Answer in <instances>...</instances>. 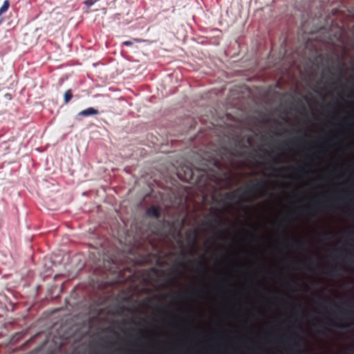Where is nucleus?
<instances>
[{"label": "nucleus", "mask_w": 354, "mask_h": 354, "mask_svg": "<svg viewBox=\"0 0 354 354\" xmlns=\"http://www.w3.org/2000/svg\"><path fill=\"white\" fill-rule=\"evenodd\" d=\"M64 101H65V102H66V103H67L68 102H69V100H70L71 99V97H72V94H71V93L70 92V91H68H68H66L65 92V93H64Z\"/></svg>", "instance_id": "nucleus-11"}, {"label": "nucleus", "mask_w": 354, "mask_h": 354, "mask_svg": "<svg viewBox=\"0 0 354 354\" xmlns=\"http://www.w3.org/2000/svg\"><path fill=\"white\" fill-rule=\"evenodd\" d=\"M218 234L221 236H223V232H218Z\"/></svg>", "instance_id": "nucleus-20"}, {"label": "nucleus", "mask_w": 354, "mask_h": 354, "mask_svg": "<svg viewBox=\"0 0 354 354\" xmlns=\"http://www.w3.org/2000/svg\"><path fill=\"white\" fill-rule=\"evenodd\" d=\"M9 7V0H5L2 6L0 8V17L8 10Z\"/></svg>", "instance_id": "nucleus-8"}, {"label": "nucleus", "mask_w": 354, "mask_h": 354, "mask_svg": "<svg viewBox=\"0 0 354 354\" xmlns=\"http://www.w3.org/2000/svg\"><path fill=\"white\" fill-rule=\"evenodd\" d=\"M294 285L297 286V283L296 282H294Z\"/></svg>", "instance_id": "nucleus-30"}, {"label": "nucleus", "mask_w": 354, "mask_h": 354, "mask_svg": "<svg viewBox=\"0 0 354 354\" xmlns=\"http://www.w3.org/2000/svg\"><path fill=\"white\" fill-rule=\"evenodd\" d=\"M250 236H251L252 238L256 239V236H255V234H250Z\"/></svg>", "instance_id": "nucleus-21"}, {"label": "nucleus", "mask_w": 354, "mask_h": 354, "mask_svg": "<svg viewBox=\"0 0 354 354\" xmlns=\"http://www.w3.org/2000/svg\"><path fill=\"white\" fill-rule=\"evenodd\" d=\"M196 236H197V232H196V231H194V242L196 241Z\"/></svg>", "instance_id": "nucleus-18"}, {"label": "nucleus", "mask_w": 354, "mask_h": 354, "mask_svg": "<svg viewBox=\"0 0 354 354\" xmlns=\"http://www.w3.org/2000/svg\"><path fill=\"white\" fill-rule=\"evenodd\" d=\"M134 40H135L136 42H139V41H140V39H135Z\"/></svg>", "instance_id": "nucleus-26"}, {"label": "nucleus", "mask_w": 354, "mask_h": 354, "mask_svg": "<svg viewBox=\"0 0 354 354\" xmlns=\"http://www.w3.org/2000/svg\"><path fill=\"white\" fill-rule=\"evenodd\" d=\"M86 4L88 6H91L93 4V2L92 0H87L86 1Z\"/></svg>", "instance_id": "nucleus-16"}, {"label": "nucleus", "mask_w": 354, "mask_h": 354, "mask_svg": "<svg viewBox=\"0 0 354 354\" xmlns=\"http://www.w3.org/2000/svg\"><path fill=\"white\" fill-rule=\"evenodd\" d=\"M301 140H303L299 138H295L292 140H289L288 142H283L280 143V145L277 147V149H281V147H280L281 145H288V144L297 145Z\"/></svg>", "instance_id": "nucleus-7"}, {"label": "nucleus", "mask_w": 354, "mask_h": 354, "mask_svg": "<svg viewBox=\"0 0 354 354\" xmlns=\"http://www.w3.org/2000/svg\"><path fill=\"white\" fill-rule=\"evenodd\" d=\"M325 300H326V301H329V299H325ZM330 301L331 302V304H332L333 305H334V306H336V304H335L334 302L331 301L330 300Z\"/></svg>", "instance_id": "nucleus-22"}, {"label": "nucleus", "mask_w": 354, "mask_h": 354, "mask_svg": "<svg viewBox=\"0 0 354 354\" xmlns=\"http://www.w3.org/2000/svg\"><path fill=\"white\" fill-rule=\"evenodd\" d=\"M193 173L192 171H189V178H192Z\"/></svg>", "instance_id": "nucleus-19"}, {"label": "nucleus", "mask_w": 354, "mask_h": 354, "mask_svg": "<svg viewBox=\"0 0 354 354\" xmlns=\"http://www.w3.org/2000/svg\"><path fill=\"white\" fill-rule=\"evenodd\" d=\"M183 227V222L180 223L178 222V335H180V315H181V309L180 306V279L182 276V272L180 268H182V263L180 261V256L182 254V241H181V228ZM180 344V339H178V345Z\"/></svg>", "instance_id": "nucleus-3"}, {"label": "nucleus", "mask_w": 354, "mask_h": 354, "mask_svg": "<svg viewBox=\"0 0 354 354\" xmlns=\"http://www.w3.org/2000/svg\"><path fill=\"white\" fill-rule=\"evenodd\" d=\"M178 178H181L179 174H178Z\"/></svg>", "instance_id": "nucleus-29"}, {"label": "nucleus", "mask_w": 354, "mask_h": 354, "mask_svg": "<svg viewBox=\"0 0 354 354\" xmlns=\"http://www.w3.org/2000/svg\"><path fill=\"white\" fill-rule=\"evenodd\" d=\"M204 261V257H202L201 259L192 261L190 265L193 268H196L197 270H201L203 272L207 269V265Z\"/></svg>", "instance_id": "nucleus-4"}, {"label": "nucleus", "mask_w": 354, "mask_h": 354, "mask_svg": "<svg viewBox=\"0 0 354 354\" xmlns=\"http://www.w3.org/2000/svg\"><path fill=\"white\" fill-rule=\"evenodd\" d=\"M346 326H344V325H342V326H339V327H342V328H344L346 327Z\"/></svg>", "instance_id": "nucleus-28"}, {"label": "nucleus", "mask_w": 354, "mask_h": 354, "mask_svg": "<svg viewBox=\"0 0 354 354\" xmlns=\"http://www.w3.org/2000/svg\"><path fill=\"white\" fill-rule=\"evenodd\" d=\"M267 182L264 179L254 180L250 185H246L244 189L241 188L227 194L226 196L230 200L238 198L240 201H245V198L253 193L259 192L266 187Z\"/></svg>", "instance_id": "nucleus-2"}, {"label": "nucleus", "mask_w": 354, "mask_h": 354, "mask_svg": "<svg viewBox=\"0 0 354 354\" xmlns=\"http://www.w3.org/2000/svg\"><path fill=\"white\" fill-rule=\"evenodd\" d=\"M330 325H332V326H336L333 322H330Z\"/></svg>", "instance_id": "nucleus-24"}, {"label": "nucleus", "mask_w": 354, "mask_h": 354, "mask_svg": "<svg viewBox=\"0 0 354 354\" xmlns=\"http://www.w3.org/2000/svg\"><path fill=\"white\" fill-rule=\"evenodd\" d=\"M122 44L127 46H130L133 44V42L131 41H125L122 43Z\"/></svg>", "instance_id": "nucleus-15"}, {"label": "nucleus", "mask_w": 354, "mask_h": 354, "mask_svg": "<svg viewBox=\"0 0 354 354\" xmlns=\"http://www.w3.org/2000/svg\"><path fill=\"white\" fill-rule=\"evenodd\" d=\"M99 113L98 111L93 107L87 108L84 110L81 111L78 113V115L80 116L87 117V116H92L95 115Z\"/></svg>", "instance_id": "nucleus-5"}, {"label": "nucleus", "mask_w": 354, "mask_h": 354, "mask_svg": "<svg viewBox=\"0 0 354 354\" xmlns=\"http://www.w3.org/2000/svg\"><path fill=\"white\" fill-rule=\"evenodd\" d=\"M299 345L297 342H294L289 345L288 350H287V353L288 354H299Z\"/></svg>", "instance_id": "nucleus-6"}, {"label": "nucleus", "mask_w": 354, "mask_h": 354, "mask_svg": "<svg viewBox=\"0 0 354 354\" xmlns=\"http://www.w3.org/2000/svg\"><path fill=\"white\" fill-rule=\"evenodd\" d=\"M314 66L322 67L320 80L326 86L323 88H354V73L347 75L343 59L336 53L319 54L306 73L310 77L315 73Z\"/></svg>", "instance_id": "nucleus-1"}, {"label": "nucleus", "mask_w": 354, "mask_h": 354, "mask_svg": "<svg viewBox=\"0 0 354 354\" xmlns=\"http://www.w3.org/2000/svg\"><path fill=\"white\" fill-rule=\"evenodd\" d=\"M148 214L151 216H158V210L155 208H152L148 211Z\"/></svg>", "instance_id": "nucleus-13"}, {"label": "nucleus", "mask_w": 354, "mask_h": 354, "mask_svg": "<svg viewBox=\"0 0 354 354\" xmlns=\"http://www.w3.org/2000/svg\"><path fill=\"white\" fill-rule=\"evenodd\" d=\"M280 171H293L295 172H301L302 171L301 169H296L295 167H287V168H282L280 169Z\"/></svg>", "instance_id": "nucleus-12"}, {"label": "nucleus", "mask_w": 354, "mask_h": 354, "mask_svg": "<svg viewBox=\"0 0 354 354\" xmlns=\"http://www.w3.org/2000/svg\"><path fill=\"white\" fill-rule=\"evenodd\" d=\"M317 327H324V326L320 325V324L317 325Z\"/></svg>", "instance_id": "nucleus-27"}, {"label": "nucleus", "mask_w": 354, "mask_h": 354, "mask_svg": "<svg viewBox=\"0 0 354 354\" xmlns=\"http://www.w3.org/2000/svg\"><path fill=\"white\" fill-rule=\"evenodd\" d=\"M301 338L300 336H299L297 334H293L292 335H291L289 338V340L290 341H292V340H301Z\"/></svg>", "instance_id": "nucleus-14"}, {"label": "nucleus", "mask_w": 354, "mask_h": 354, "mask_svg": "<svg viewBox=\"0 0 354 354\" xmlns=\"http://www.w3.org/2000/svg\"><path fill=\"white\" fill-rule=\"evenodd\" d=\"M331 275H336L337 274V270L335 268L333 269L332 272L330 273Z\"/></svg>", "instance_id": "nucleus-17"}, {"label": "nucleus", "mask_w": 354, "mask_h": 354, "mask_svg": "<svg viewBox=\"0 0 354 354\" xmlns=\"http://www.w3.org/2000/svg\"><path fill=\"white\" fill-rule=\"evenodd\" d=\"M301 243H300V242H299V243H297L296 246H297V248H299V247H300V246H301Z\"/></svg>", "instance_id": "nucleus-23"}, {"label": "nucleus", "mask_w": 354, "mask_h": 354, "mask_svg": "<svg viewBox=\"0 0 354 354\" xmlns=\"http://www.w3.org/2000/svg\"><path fill=\"white\" fill-rule=\"evenodd\" d=\"M253 88L258 89V88H261V87H259V86H254Z\"/></svg>", "instance_id": "nucleus-25"}, {"label": "nucleus", "mask_w": 354, "mask_h": 354, "mask_svg": "<svg viewBox=\"0 0 354 354\" xmlns=\"http://www.w3.org/2000/svg\"><path fill=\"white\" fill-rule=\"evenodd\" d=\"M212 223H215V224H216L219 227H221L222 225V224H223L220 218H214L212 221H210L208 224L209 225H212Z\"/></svg>", "instance_id": "nucleus-10"}, {"label": "nucleus", "mask_w": 354, "mask_h": 354, "mask_svg": "<svg viewBox=\"0 0 354 354\" xmlns=\"http://www.w3.org/2000/svg\"><path fill=\"white\" fill-rule=\"evenodd\" d=\"M190 297L193 299H198L201 297V291L200 290L193 289L190 293Z\"/></svg>", "instance_id": "nucleus-9"}]
</instances>
